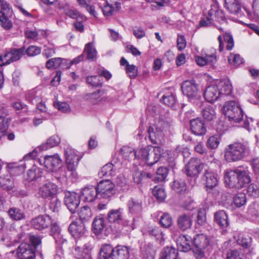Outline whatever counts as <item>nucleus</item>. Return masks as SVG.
I'll use <instances>...</instances> for the list:
<instances>
[{"mask_svg":"<svg viewBox=\"0 0 259 259\" xmlns=\"http://www.w3.org/2000/svg\"><path fill=\"white\" fill-rule=\"evenodd\" d=\"M181 88L183 94L190 99H198L200 97L198 95L199 89L198 84L195 82H183Z\"/></svg>","mask_w":259,"mask_h":259,"instance_id":"4468645a","label":"nucleus"},{"mask_svg":"<svg viewBox=\"0 0 259 259\" xmlns=\"http://www.w3.org/2000/svg\"><path fill=\"white\" fill-rule=\"evenodd\" d=\"M219 95L218 87L214 84L207 87L204 94L205 99L210 103L217 100Z\"/></svg>","mask_w":259,"mask_h":259,"instance_id":"b1692460","label":"nucleus"},{"mask_svg":"<svg viewBox=\"0 0 259 259\" xmlns=\"http://www.w3.org/2000/svg\"><path fill=\"white\" fill-rule=\"evenodd\" d=\"M153 196L160 202L163 201L166 198V193L164 189L161 186H156L153 189Z\"/></svg>","mask_w":259,"mask_h":259,"instance_id":"37998d69","label":"nucleus"},{"mask_svg":"<svg viewBox=\"0 0 259 259\" xmlns=\"http://www.w3.org/2000/svg\"><path fill=\"white\" fill-rule=\"evenodd\" d=\"M65 14L72 19H75L77 20L84 21L85 18L83 15H81L76 9L72 8L65 7L64 8Z\"/></svg>","mask_w":259,"mask_h":259,"instance_id":"79ce46f5","label":"nucleus"},{"mask_svg":"<svg viewBox=\"0 0 259 259\" xmlns=\"http://www.w3.org/2000/svg\"><path fill=\"white\" fill-rule=\"evenodd\" d=\"M81 194L85 202H91L96 199L98 195V192L97 187L91 186L83 188Z\"/></svg>","mask_w":259,"mask_h":259,"instance_id":"5701e85b","label":"nucleus"},{"mask_svg":"<svg viewBox=\"0 0 259 259\" xmlns=\"http://www.w3.org/2000/svg\"><path fill=\"white\" fill-rule=\"evenodd\" d=\"M83 53L87 55L88 60L94 61L97 58V52L92 42H89L85 46Z\"/></svg>","mask_w":259,"mask_h":259,"instance_id":"ea45409f","label":"nucleus"},{"mask_svg":"<svg viewBox=\"0 0 259 259\" xmlns=\"http://www.w3.org/2000/svg\"><path fill=\"white\" fill-rule=\"evenodd\" d=\"M219 41V51L222 52L226 45V49L231 50L234 47V40L232 36L228 33H225L223 35L218 37Z\"/></svg>","mask_w":259,"mask_h":259,"instance_id":"412c9836","label":"nucleus"},{"mask_svg":"<svg viewBox=\"0 0 259 259\" xmlns=\"http://www.w3.org/2000/svg\"><path fill=\"white\" fill-rule=\"evenodd\" d=\"M121 152L123 157L128 160L136 158V151L129 146H123L121 149Z\"/></svg>","mask_w":259,"mask_h":259,"instance_id":"8fccbe9b","label":"nucleus"},{"mask_svg":"<svg viewBox=\"0 0 259 259\" xmlns=\"http://www.w3.org/2000/svg\"><path fill=\"white\" fill-rule=\"evenodd\" d=\"M68 230L72 236L75 238H82L86 229L83 222L79 220L72 222L69 225Z\"/></svg>","mask_w":259,"mask_h":259,"instance_id":"f3484780","label":"nucleus"},{"mask_svg":"<svg viewBox=\"0 0 259 259\" xmlns=\"http://www.w3.org/2000/svg\"><path fill=\"white\" fill-rule=\"evenodd\" d=\"M171 188L176 193L180 195L188 193L186 184L184 182L178 180L174 181L171 185Z\"/></svg>","mask_w":259,"mask_h":259,"instance_id":"e433bc0d","label":"nucleus"},{"mask_svg":"<svg viewBox=\"0 0 259 259\" xmlns=\"http://www.w3.org/2000/svg\"><path fill=\"white\" fill-rule=\"evenodd\" d=\"M226 259H245L244 253L237 249L228 252Z\"/></svg>","mask_w":259,"mask_h":259,"instance_id":"0e129e2a","label":"nucleus"},{"mask_svg":"<svg viewBox=\"0 0 259 259\" xmlns=\"http://www.w3.org/2000/svg\"><path fill=\"white\" fill-rule=\"evenodd\" d=\"M116 183L117 186L120 187L122 191H126L129 189L127 180L126 178L122 175H119L117 177Z\"/></svg>","mask_w":259,"mask_h":259,"instance_id":"5fc2aeb1","label":"nucleus"},{"mask_svg":"<svg viewBox=\"0 0 259 259\" xmlns=\"http://www.w3.org/2000/svg\"><path fill=\"white\" fill-rule=\"evenodd\" d=\"M151 175L145 172H136L134 175V180L137 184H140L142 181L150 178Z\"/></svg>","mask_w":259,"mask_h":259,"instance_id":"e2e57ef3","label":"nucleus"},{"mask_svg":"<svg viewBox=\"0 0 259 259\" xmlns=\"http://www.w3.org/2000/svg\"><path fill=\"white\" fill-rule=\"evenodd\" d=\"M92 246L87 237H83L76 241L72 250L74 256L78 259H92L91 251Z\"/></svg>","mask_w":259,"mask_h":259,"instance_id":"39448f33","label":"nucleus"},{"mask_svg":"<svg viewBox=\"0 0 259 259\" xmlns=\"http://www.w3.org/2000/svg\"><path fill=\"white\" fill-rule=\"evenodd\" d=\"M220 95H230L232 93V86L230 82H218L217 85Z\"/></svg>","mask_w":259,"mask_h":259,"instance_id":"a19ab883","label":"nucleus"},{"mask_svg":"<svg viewBox=\"0 0 259 259\" xmlns=\"http://www.w3.org/2000/svg\"><path fill=\"white\" fill-rule=\"evenodd\" d=\"M129 212L132 214H138L142 209V201L136 198H131L127 202Z\"/></svg>","mask_w":259,"mask_h":259,"instance_id":"7c9ffc66","label":"nucleus"},{"mask_svg":"<svg viewBox=\"0 0 259 259\" xmlns=\"http://www.w3.org/2000/svg\"><path fill=\"white\" fill-rule=\"evenodd\" d=\"M67 60L63 59L61 58H54L49 60L46 64V66L48 69L56 68L61 67L64 68L66 67Z\"/></svg>","mask_w":259,"mask_h":259,"instance_id":"2f4dec72","label":"nucleus"},{"mask_svg":"<svg viewBox=\"0 0 259 259\" xmlns=\"http://www.w3.org/2000/svg\"><path fill=\"white\" fill-rule=\"evenodd\" d=\"M65 154L66 156V161H67L68 159H70L71 162H72L76 158L77 159V163H78L80 160L79 156L76 154L75 151L70 148H67L65 149Z\"/></svg>","mask_w":259,"mask_h":259,"instance_id":"69168bd1","label":"nucleus"},{"mask_svg":"<svg viewBox=\"0 0 259 259\" xmlns=\"http://www.w3.org/2000/svg\"><path fill=\"white\" fill-rule=\"evenodd\" d=\"M51 223V218L48 215H39L33 219L31 222L34 228L38 230L47 228Z\"/></svg>","mask_w":259,"mask_h":259,"instance_id":"a211bd4d","label":"nucleus"},{"mask_svg":"<svg viewBox=\"0 0 259 259\" xmlns=\"http://www.w3.org/2000/svg\"><path fill=\"white\" fill-rule=\"evenodd\" d=\"M57 186L55 184L48 182L39 187L38 194L43 198L53 197L57 194Z\"/></svg>","mask_w":259,"mask_h":259,"instance_id":"dca6fc26","label":"nucleus"},{"mask_svg":"<svg viewBox=\"0 0 259 259\" xmlns=\"http://www.w3.org/2000/svg\"><path fill=\"white\" fill-rule=\"evenodd\" d=\"M114 249L110 244H105L100 249L99 257L100 259H109L113 256Z\"/></svg>","mask_w":259,"mask_h":259,"instance_id":"58836bf2","label":"nucleus"},{"mask_svg":"<svg viewBox=\"0 0 259 259\" xmlns=\"http://www.w3.org/2000/svg\"><path fill=\"white\" fill-rule=\"evenodd\" d=\"M222 112L229 120L234 122H240L243 116V111L240 105L233 100L225 103L222 107Z\"/></svg>","mask_w":259,"mask_h":259,"instance_id":"20e7f679","label":"nucleus"},{"mask_svg":"<svg viewBox=\"0 0 259 259\" xmlns=\"http://www.w3.org/2000/svg\"><path fill=\"white\" fill-rule=\"evenodd\" d=\"M191 238L186 235H180L177 239V244L179 249L184 252H187L191 249Z\"/></svg>","mask_w":259,"mask_h":259,"instance_id":"a878e982","label":"nucleus"},{"mask_svg":"<svg viewBox=\"0 0 259 259\" xmlns=\"http://www.w3.org/2000/svg\"><path fill=\"white\" fill-rule=\"evenodd\" d=\"M122 209H112L109 211L107 218L110 223H119L122 220Z\"/></svg>","mask_w":259,"mask_h":259,"instance_id":"c9c22d12","label":"nucleus"},{"mask_svg":"<svg viewBox=\"0 0 259 259\" xmlns=\"http://www.w3.org/2000/svg\"><path fill=\"white\" fill-rule=\"evenodd\" d=\"M12 62L13 61L10 51L0 56V66L7 65Z\"/></svg>","mask_w":259,"mask_h":259,"instance_id":"338daca9","label":"nucleus"},{"mask_svg":"<svg viewBox=\"0 0 259 259\" xmlns=\"http://www.w3.org/2000/svg\"><path fill=\"white\" fill-rule=\"evenodd\" d=\"M247 214L250 219L256 218L259 214V205L254 202L251 203L248 208Z\"/></svg>","mask_w":259,"mask_h":259,"instance_id":"de8ad7c7","label":"nucleus"},{"mask_svg":"<svg viewBox=\"0 0 259 259\" xmlns=\"http://www.w3.org/2000/svg\"><path fill=\"white\" fill-rule=\"evenodd\" d=\"M78 214L79 220L82 222L89 221L93 215L91 208L87 206L81 207L78 212Z\"/></svg>","mask_w":259,"mask_h":259,"instance_id":"4c0bfd02","label":"nucleus"},{"mask_svg":"<svg viewBox=\"0 0 259 259\" xmlns=\"http://www.w3.org/2000/svg\"><path fill=\"white\" fill-rule=\"evenodd\" d=\"M190 128L192 132L197 136L204 135L206 128L204 122L199 118H196L190 121Z\"/></svg>","mask_w":259,"mask_h":259,"instance_id":"aec40b11","label":"nucleus"},{"mask_svg":"<svg viewBox=\"0 0 259 259\" xmlns=\"http://www.w3.org/2000/svg\"><path fill=\"white\" fill-rule=\"evenodd\" d=\"M66 162V166L68 171L70 172L69 176H72L73 178H77V172H76V168L78 166L77 159L76 158L74 161L71 162V159H68Z\"/></svg>","mask_w":259,"mask_h":259,"instance_id":"49530a36","label":"nucleus"},{"mask_svg":"<svg viewBox=\"0 0 259 259\" xmlns=\"http://www.w3.org/2000/svg\"><path fill=\"white\" fill-rule=\"evenodd\" d=\"M193 244L197 248L209 250L215 245V241L204 234H197L193 238Z\"/></svg>","mask_w":259,"mask_h":259,"instance_id":"1a4fd4ad","label":"nucleus"},{"mask_svg":"<svg viewBox=\"0 0 259 259\" xmlns=\"http://www.w3.org/2000/svg\"><path fill=\"white\" fill-rule=\"evenodd\" d=\"M159 222L163 227L168 228L172 225V220L168 213H165L160 217Z\"/></svg>","mask_w":259,"mask_h":259,"instance_id":"bf43d9fd","label":"nucleus"},{"mask_svg":"<svg viewBox=\"0 0 259 259\" xmlns=\"http://www.w3.org/2000/svg\"><path fill=\"white\" fill-rule=\"evenodd\" d=\"M207 166L202 162L200 159L197 158H192L184 167V171L187 176L191 177H197L200 172L205 169Z\"/></svg>","mask_w":259,"mask_h":259,"instance_id":"423d86ee","label":"nucleus"},{"mask_svg":"<svg viewBox=\"0 0 259 259\" xmlns=\"http://www.w3.org/2000/svg\"><path fill=\"white\" fill-rule=\"evenodd\" d=\"M25 48L24 47L20 49H12L10 52L13 62L19 60L24 54Z\"/></svg>","mask_w":259,"mask_h":259,"instance_id":"680f3d73","label":"nucleus"},{"mask_svg":"<svg viewBox=\"0 0 259 259\" xmlns=\"http://www.w3.org/2000/svg\"><path fill=\"white\" fill-rule=\"evenodd\" d=\"M40 164H43L51 171H56L59 167L61 160L59 155L55 154L54 155L46 156L43 159H39Z\"/></svg>","mask_w":259,"mask_h":259,"instance_id":"f8f14e48","label":"nucleus"},{"mask_svg":"<svg viewBox=\"0 0 259 259\" xmlns=\"http://www.w3.org/2000/svg\"><path fill=\"white\" fill-rule=\"evenodd\" d=\"M8 214L11 220L15 221L24 220L26 218L24 211L16 207L10 208Z\"/></svg>","mask_w":259,"mask_h":259,"instance_id":"c756f323","label":"nucleus"},{"mask_svg":"<svg viewBox=\"0 0 259 259\" xmlns=\"http://www.w3.org/2000/svg\"><path fill=\"white\" fill-rule=\"evenodd\" d=\"M220 138L218 136H211L207 140L206 146L211 149H216L220 143Z\"/></svg>","mask_w":259,"mask_h":259,"instance_id":"4d7b16f0","label":"nucleus"},{"mask_svg":"<svg viewBox=\"0 0 259 259\" xmlns=\"http://www.w3.org/2000/svg\"><path fill=\"white\" fill-rule=\"evenodd\" d=\"M162 101L165 105L171 107H173L176 103L175 97L172 94L163 95Z\"/></svg>","mask_w":259,"mask_h":259,"instance_id":"774afa93","label":"nucleus"},{"mask_svg":"<svg viewBox=\"0 0 259 259\" xmlns=\"http://www.w3.org/2000/svg\"><path fill=\"white\" fill-rule=\"evenodd\" d=\"M202 179L205 183L206 187L210 189L215 187L218 183L217 174L208 166L204 170Z\"/></svg>","mask_w":259,"mask_h":259,"instance_id":"2eb2a0df","label":"nucleus"},{"mask_svg":"<svg viewBox=\"0 0 259 259\" xmlns=\"http://www.w3.org/2000/svg\"><path fill=\"white\" fill-rule=\"evenodd\" d=\"M114 251L112 259H128L130 256L129 249L125 246H117Z\"/></svg>","mask_w":259,"mask_h":259,"instance_id":"c85d7f7f","label":"nucleus"},{"mask_svg":"<svg viewBox=\"0 0 259 259\" xmlns=\"http://www.w3.org/2000/svg\"><path fill=\"white\" fill-rule=\"evenodd\" d=\"M42 171L41 169L34 166L27 171L26 174L24 176V179L30 182L37 180L39 178L41 179H45L42 177Z\"/></svg>","mask_w":259,"mask_h":259,"instance_id":"393cba45","label":"nucleus"},{"mask_svg":"<svg viewBox=\"0 0 259 259\" xmlns=\"http://www.w3.org/2000/svg\"><path fill=\"white\" fill-rule=\"evenodd\" d=\"M51 235L53 236L56 242L59 245L64 244L67 242L66 239L63 238L60 234V228L56 224H53L51 227Z\"/></svg>","mask_w":259,"mask_h":259,"instance_id":"f704fd0d","label":"nucleus"},{"mask_svg":"<svg viewBox=\"0 0 259 259\" xmlns=\"http://www.w3.org/2000/svg\"><path fill=\"white\" fill-rule=\"evenodd\" d=\"M64 201L67 208L71 213H73L80 203V196L75 192H66Z\"/></svg>","mask_w":259,"mask_h":259,"instance_id":"9d476101","label":"nucleus"},{"mask_svg":"<svg viewBox=\"0 0 259 259\" xmlns=\"http://www.w3.org/2000/svg\"><path fill=\"white\" fill-rule=\"evenodd\" d=\"M60 142V138L57 135H54L49 138L46 145H42L40 147L41 150H46L49 148L53 147L58 145Z\"/></svg>","mask_w":259,"mask_h":259,"instance_id":"a18cd8bd","label":"nucleus"},{"mask_svg":"<svg viewBox=\"0 0 259 259\" xmlns=\"http://www.w3.org/2000/svg\"><path fill=\"white\" fill-rule=\"evenodd\" d=\"M224 7L229 13L237 15L241 12L242 4L240 0H225Z\"/></svg>","mask_w":259,"mask_h":259,"instance_id":"4be33fe9","label":"nucleus"},{"mask_svg":"<svg viewBox=\"0 0 259 259\" xmlns=\"http://www.w3.org/2000/svg\"><path fill=\"white\" fill-rule=\"evenodd\" d=\"M106 228L104 219L101 217H96L93 223V229L96 234L101 233Z\"/></svg>","mask_w":259,"mask_h":259,"instance_id":"72a5a7b5","label":"nucleus"},{"mask_svg":"<svg viewBox=\"0 0 259 259\" xmlns=\"http://www.w3.org/2000/svg\"><path fill=\"white\" fill-rule=\"evenodd\" d=\"M151 146L141 148L136 151V158L140 159L145 162Z\"/></svg>","mask_w":259,"mask_h":259,"instance_id":"052dcab7","label":"nucleus"},{"mask_svg":"<svg viewBox=\"0 0 259 259\" xmlns=\"http://www.w3.org/2000/svg\"><path fill=\"white\" fill-rule=\"evenodd\" d=\"M100 93V92L98 90L97 92L93 93L85 94L83 98L85 101H88L91 104H96L101 101V95Z\"/></svg>","mask_w":259,"mask_h":259,"instance_id":"c03bdc74","label":"nucleus"},{"mask_svg":"<svg viewBox=\"0 0 259 259\" xmlns=\"http://www.w3.org/2000/svg\"><path fill=\"white\" fill-rule=\"evenodd\" d=\"M214 222L219 226L225 228L229 226L228 215L224 210H219L214 213Z\"/></svg>","mask_w":259,"mask_h":259,"instance_id":"bb28decb","label":"nucleus"},{"mask_svg":"<svg viewBox=\"0 0 259 259\" xmlns=\"http://www.w3.org/2000/svg\"><path fill=\"white\" fill-rule=\"evenodd\" d=\"M0 12V24L1 26L5 29L9 30L13 27V24L8 19L6 13H3Z\"/></svg>","mask_w":259,"mask_h":259,"instance_id":"3c124183","label":"nucleus"},{"mask_svg":"<svg viewBox=\"0 0 259 259\" xmlns=\"http://www.w3.org/2000/svg\"><path fill=\"white\" fill-rule=\"evenodd\" d=\"M170 122L160 119L154 124L150 126L148 129L149 138L154 144H160L164 141V133L170 128Z\"/></svg>","mask_w":259,"mask_h":259,"instance_id":"f03ea898","label":"nucleus"},{"mask_svg":"<svg viewBox=\"0 0 259 259\" xmlns=\"http://www.w3.org/2000/svg\"><path fill=\"white\" fill-rule=\"evenodd\" d=\"M17 255L19 259H34L35 253L30 244L22 243L17 249Z\"/></svg>","mask_w":259,"mask_h":259,"instance_id":"ddd939ff","label":"nucleus"},{"mask_svg":"<svg viewBox=\"0 0 259 259\" xmlns=\"http://www.w3.org/2000/svg\"><path fill=\"white\" fill-rule=\"evenodd\" d=\"M169 152V151L164 149L161 147L151 146L145 162L149 165H153L161 158L168 156Z\"/></svg>","mask_w":259,"mask_h":259,"instance_id":"0eeeda50","label":"nucleus"},{"mask_svg":"<svg viewBox=\"0 0 259 259\" xmlns=\"http://www.w3.org/2000/svg\"><path fill=\"white\" fill-rule=\"evenodd\" d=\"M178 250L172 247L164 248L160 254V259H177Z\"/></svg>","mask_w":259,"mask_h":259,"instance_id":"473e14b6","label":"nucleus"},{"mask_svg":"<svg viewBox=\"0 0 259 259\" xmlns=\"http://www.w3.org/2000/svg\"><path fill=\"white\" fill-rule=\"evenodd\" d=\"M202 116L206 120H211L215 117V110L212 107L209 106L203 110Z\"/></svg>","mask_w":259,"mask_h":259,"instance_id":"13d9d810","label":"nucleus"},{"mask_svg":"<svg viewBox=\"0 0 259 259\" xmlns=\"http://www.w3.org/2000/svg\"><path fill=\"white\" fill-rule=\"evenodd\" d=\"M114 186V184L109 180L100 182L97 187L98 195L104 198L112 197L115 194Z\"/></svg>","mask_w":259,"mask_h":259,"instance_id":"6e6552de","label":"nucleus"},{"mask_svg":"<svg viewBox=\"0 0 259 259\" xmlns=\"http://www.w3.org/2000/svg\"><path fill=\"white\" fill-rule=\"evenodd\" d=\"M208 16L213 22L217 21L223 23L226 22V18L222 10L220 9L219 4L213 1L210 9L208 12Z\"/></svg>","mask_w":259,"mask_h":259,"instance_id":"9b49d317","label":"nucleus"},{"mask_svg":"<svg viewBox=\"0 0 259 259\" xmlns=\"http://www.w3.org/2000/svg\"><path fill=\"white\" fill-rule=\"evenodd\" d=\"M249 149L247 144L239 142L229 145L225 150V157L228 162L241 160L249 153Z\"/></svg>","mask_w":259,"mask_h":259,"instance_id":"7ed1b4c3","label":"nucleus"},{"mask_svg":"<svg viewBox=\"0 0 259 259\" xmlns=\"http://www.w3.org/2000/svg\"><path fill=\"white\" fill-rule=\"evenodd\" d=\"M248 168L246 166H238L234 169H227L225 171V182L230 187H243L251 181Z\"/></svg>","mask_w":259,"mask_h":259,"instance_id":"f257e3e1","label":"nucleus"},{"mask_svg":"<svg viewBox=\"0 0 259 259\" xmlns=\"http://www.w3.org/2000/svg\"><path fill=\"white\" fill-rule=\"evenodd\" d=\"M229 63L234 67H237L243 63V59L238 54L231 53L228 56Z\"/></svg>","mask_w":259,"mask_h":259,"instance_id":"603ef678","label":"nucleus"},{"mask_svg":"<svg viewBox=\"0 0 259 259\" xmlns=\"http://www.w3.org/2000/svg\"><path fill=\"white\" fill-rule=\"evenodd\" d=\"M195 61L197 64L200 66H203L206 64L213 65L217 61L215 53L211 55H206L205 57L196 56Z\"/></svg>","mask_w":259,"mask_h":259,"instance_id":"cd10ccee","label":"nucleus"},{"mask_svg":"<svg viewBox=\"0 0 259 259\" xmlns=\"http://www.w3.org/2000/svg\"><path fill=\"white\" fill-rule=\"evenodd\" d=\"M192 223L193 218L190 213L181 214L178 216L177 220V226L182 231L190 229Z\"/></svg>","mask_w":259,"mask_h":259,"instance_id":"6ab92c4d","label":"nucleus"},{"mask_svg":"<svg viewBox=\"0 0 259 259\" xmlns=\"http://www.w3.org/2000/svg\"><path fill=\"white\" fill-rule=\"evenodd\" d=\"M148 233L151 236H153L156 240H162L163 234L160 228L158 227L149 228Z\"/></svg>","mask_w":259,"mask_h":259,"instance_id":"6e6d98bb","label":"nucleus"},{"mask_svg":"<svg viewBox=\"0 0 259 259\" xmlns=\"http://www.w3.org/2000/svg\"><path fill=\"white\" fill-rule=\"evenodd\" d=\"M233 201L235 205L240 207L244 205L246 202V195L244 193H238L234 197Z\"/></svg>","mask_w":259,"mask_h":259,"instance_id":"864d4df0","label":"nucleus"},{"mask_svg":"<svg viewBox=\"0 0 259 259\" xmlns=\"http://www.w3.org/2000/svg\"><path fill=\"white\" fill-rule=\"evenodd\" d=\"M252 12L247 11L250 19L259 20V0H253L252 5Z\"/></svg>","mask_w":259,"mask_h":259,"instance_id":"09e8293b","label":"nucleus"}]
</instances>
